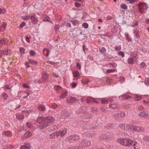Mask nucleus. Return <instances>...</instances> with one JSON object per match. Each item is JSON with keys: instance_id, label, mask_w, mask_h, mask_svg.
I'll use <instances>...</instances> for the list:
<instances>
[{"instance_id": "58", "label": "nucleus", "mask_w": 149, "mask_h": 149, "mask_svg": "<svg viewBox=\"0 0 149 149\" xmlns=\"http://www.w3.org/2000/svg\"><path fill=\"white\" fill-rule=\"evenodd\" d=\"M3 52L4 54L6 55H8V50L6 49H5L3 50Z\"/></svg>"}, {"instance_id": "44", "label": "nucleus", "mask_w": 149, "mask_h": 149, "mask_svg": "<svg viewBox=\"0 0 149 149\" xmlns=\"http://www.w3.org/2000/svg\"><path fill=\"white\" fill-rule=\"evenodd\" d=\"M125 35L127 40V41L129 42L132 41V38L130 37V36H129L128 34H127L126 35Z\"/></svg>"}, {"instance_id": "34", "label": "nucleus", "mask_w": 149, "mask_h": 149, "mask_svg": "<svg viewBox=\"0 0 149 149\" xmlns=\"http://www.w3.org/2000/svg\"><path fill=\"white\" fill-rule=\"evenodd\" d=\"M25 92L26 93L27 95L29 96V97L31 96L33 94L32 93L31 91H26Z\"/></svg>"}, {"instance_id": "59", "label": "nucleus", "mask_w": 149, "mask_h": 149, "mask_svg": "<svg viewBox=\"0 0 149 149\" xmlns=\"http://www.w3.org/2000/svg\"><path fill=\"white\" fill-rule=\"evenodd\" d=\"M11 87H10L8 85H4L3 88L5 89H10Z\"/></svg>"}, {"instance_id": "14", "label": "nucleus", "mask_w": 149, "mask_h": 149, "mask_svg": "<svg viewBox=\"0 0 149 149\" xmlns=\"http://www.w3.org/2000/svg\"><path fill=\"white\" fill-rule=\"evenodd\" d=\"M30 147H31V146L30 144L28 143L21 146L20 148V149H30Z\"/></svg>"}, {"instance_id": "45", "label": "nucleus", "mask_w": 149, "mask_h": 149, "mask_svg": "<svg viewBox=\"0 0 149 149\" xmlns=\"http://www.w3.org/2000/svg\"><path fill=\"white\" fill-rule=\"evenodd\" d=\"M29 54L31 56H34L36 55L35 52L33 50H30Z\"/></svg>"}, {"instance_id": "24", "label": "nucleus", "mask_w": 149, "mask_h": 149, "mask_svg": "<svg viewBox=\"0 0 149 149\" xmlns=\"http://www.w3.org/2000/svg\"><path fill=\"white\" fill-rule=\"evenodd\" d=\"M43 52L44 54L45 52H46V54L45 55L46 57H48L49 54L50 52L49 50L46 48H45L44 49Z\"/></svg>"}, {"instance_id": "29", "label": "nucleus", "mask_w": 149, "mask_h": 149, "mask_svg": "<svg viewBox=\"0 0 149 149\" xmlns=\"http://www.w3.org/2000/svg\"><path fill=\"white\" fill-rule=\"evenodd\" d=\"M54 88L57 91H60L62 89V88L60 86L57 85L54 86Z\"/></svg>"}, {"instance_id": "61", "label": "nucleus", "mask_w": 149, "mask_h": 149, "mask_svg": "<svg viewBox=\"0 0 149 149\" xmlns=\"http://www.w3.org/2000/svg\"><path fill=\"white\" fill-rule=\"evenodd\" d=\"M42 77L45 80H46L47 79V74L45 72L43 76Z\"/></svg>"}, {"instance_id": "20", "label": "nucleus", "mask_w": 149, "mask_h": 149, "mask_svg": "<svg viewBox=\"0 0 149 149\" xmlns=\"http://www.w3.org/2000/svg\"><path fill=\"white\" fill-rule=\"evenodd\" d=\"M136 58L135 57H134L133 58H129L127 60V62L130 64H132L134 62V61Z\"/></svg>"}, {"instance_id": "43", "label": "nucleus", "mask_w": 149, "mask_h": 149, "mask_svg": "<svg viewBox=\"0 0 149 149\" xmlns=\"http://www.w3.org/2000/svg\"><path fill=\"white\" fill-rule=\"evenodd\" d=\"M19 52L20 53H22V54H24L25 53V49L23 47H20L19 48Z\"/></svg>"}, {"instance_id": "12", "label": "nucleus", "mask_w": 149, "mask_h": 149, "mask_svg": "<svg viewBox=\"0 0 149 149\" xmlns=\"http://www.w3.org/2000/svg\"><path fill=\"white\" fill-rule=\"evenodd\" d=\"M68 95V93L66 90H64L60 96L59 97L60 99H63L65 96H66Z\"/></svg>"}, {"instance_id": "42", "label": "nucleus", "mask_w": 149, "mask_h": 149, "mask_svg": "<svg viewBox=\"0 0 149 149\" xmlns=\"http://www.w3.org/2000/svg\"><path fill=\"white\" fill-rule=\"evenodd\" d=\"M7 23H5V22H4L2 24L1 26H2V27L3 28V30L4 31L6 29V26H7Z\"/></svg>"}, {"instance_id": "52", "label": "nucleus", "mask_w": 149, "mask_h": 149, "mask_svg": "<svg viewBox=\"0 0 149 149\" xmlns=\"http://www.w3.org/2000/svg\"><path fill=\"white\" fill-rule=\"evenodd\" d=\"M143 4H145V5H146L147 4L146 3H145L144 2H140L138 4V7H140V6L142 7Z\"/></svg>"}, {"instance_id": "63", "label": "nucleus", "mask_w": 149, "mask_h": 149, "mask_svg": "<svg viewBox=\"0 0 149 149\" xmlns=\"http://www.w3.org/2000/svg\"><path fill=\"white\" fill-rule=\"evenodd\" d=\"M76 66L79 69H81V65L79 63H76Z\"/></svg>"}, {"instance_id": "15", "label": "nucleus", "mask_w": 149, "mask_h": 149, "mask_svg": "<svg viewBox=\"0 0 149 149\" xmlns=\"http://www.w3.org/2000/svg\"><path fill=\"white\" fill-rule=\"evenodd\" d=\"M139 115L141 117H146L149 116V115L145 111H143L140 112L139 114Z\"/></svg>"}, {"instance_id": "47", "label": "nucleus", "mask_w": 149, "mask_h": 149, "mask_svg": "<svg viewBox=\"0 0 149 149\" xmlns=\"http://www.w3.org/2000/svg\"><path fill=\"white\" fill-rule=\"evenodd\" d=\"M115 71V69H108L107 70V73H110L112 72H114Z\"/></svg>"}, {"instance_id": "16", "label": "nucleus", "mask_w": 149, "mask_h": 149, "mask_svg": "<svg viewBox=\"0 0 149 149\" xmlns=\"http://www.w3.org/2000/svg\"><path fill=\"white\" fill-rule=\"evenodd\" d=\"M143 130V128L141 127L134 126L133 131H137L141 132Z\"/></svg>"}, {"instance_id": "33", "label": "nucleus", "mask_w": 149, "mask_h": 149, "mask_svg": "<svg viewBox=\"0 0 149 149\" xmlns=\"http://www.w3.org/2000/svg\"><path fill=\"white\" fill-rule=\"evenodd\" d=\"M120 7L123 9L127 10L128 6H127L125 4L122 3L120 5Z\"/></svg>"}, {"instance_id": "23", "label": "nucleus", "mask_w": 149, "mask_h": 149, "mask_svg": "<svg viewBox=\"0 0 149 149\" xmlns=\"http://www.w3.org/2000/svg\"><path fill=\"white\" fill-rule=\"evenodd\" d=\"M81 81L84 84H87L90 82V81L86 79H84L81 80Z\"/></svg>"}, {"instance_id": "39", "label": "nucleus", "mask_w": 149, "mask_h": 149, "mask_svg": "<svg viewBox=\"0 0 149 149\" xmlns=\"http://www.w3.org/2000/svg\"><path fill=\"white\" fill-rule=\"evenodd\" d=\"M0 43H1V45H2L3 43L6 45L7 44V42L5 39L3 38L2 39L0 40Z\"/></svg>"}, {"instance_id": "56", "label": "nucleus", "mask_w": 149, "mask_h": 149, "mask_svg": "<svg viewBox=\"0 0 149 149\" xmlns=\"http://www.w3.org/2000/svg\"><path fill=\"white\" fill-rule=\"evenodd\" d=\"M142 99L141 97L136 95L135 97V99L136 101L141 100Z\"/></svg>"}, {"instance_id": "37", "label": "nucleus", "mask_w": 149, "mask_h": 149, "mask_svg": "<svg viewBox=\"0 0 149 149\" xmlns=\"http://www.w3.org/2000/svg\"><path fill=\"white\" fill-rule=\"evenodd\" d=\"M131 106V105L130 104H127L124 105L123 106V108L124 109H127L130 108Z\"/></svg>"}, {"instance_id": "17", "label": "nucleus", "mask_w": 149, "mask_h": 149, "mask_svg": "<svg viewBox=\"0 0 149 149\" xmlns=\"http://www.w3.org/2000/svg\"><path fill=\"white\" fill-rule=\"evenodd\" d=\"M32 135V133L30 131H27L23 135V136L24 137H25L26 138H29L30 136H31Z\"/></svg>"}, {"instance_id": "27", "label": "nucleus", "mask_w": 149, "mask_h": 149, "mask_svg": "<svg viewBox=\"0 0 149 149\" xmlns=\"http://www.w3.org/2000/svg\"><path fill=\"white\" fill-rule=\"evenodd\" d=\"M121 96L122 98H123V99H126V100L132 97L131 96L127 95L126 94L123 95H121Z\"/></svg>"}, {"instance_id": "10", "label": "nucleus", "mask_w": 149, "mask_h": 149, "mask_svg": "<svg viewBox=\"0 0 149 149\" xmlns=\"http://www.w3.org/2000/svg\"><path fill=\"white\" fill-rule=\"evenodd\" d=\"M79 139V136L77 134L72 135L68 137V139L73 140H77Z\"/></svg>"}, {"instance_id": "51", "label": "nucleus", "mask_w": 149, "mask_h": 149, "mask_svg": "<svg viewBox=\"0 0 149 149\" xmlns=\"http://www.w3.org/2000/svg\"><path fill=\"white\" fill-rule=\"evenodd\" d=\"M43 19L44 21H48L49 22H50V21L51 20L48 17H44Z\"/></svg>"}, {"instance_id": "5", "label": "nucleus", "mask_w": 149, "mask_h": 149, "mask_svg": "<svg viewBox=\"0 0 149 149\" xmlns=\"http://www.w3.org/2000/svg\"><path fill=\"white\" fill-rule=\"evenodd\" d=\"M38 109L39 111L43 113H45L46 111L45 106L42 104H40L38 105Z\"/></svg>"}, {"instance_id": "54", "label": "nucleus", "mask_w": 149, "mask_h": 149, "mask_svg": "<svg viewBox=\"0 0 149 149\" xmlns=\"http://www.w3.org/2000/svg\"><path fill=\"white\" fill-rule=\"evenodd\" d=\"M102 98H97L96 99H94V101L93 102H95L96 103H98V102L100 101V100H101V99Z\"/></svg>"}, {"instance_id": "40", "label": "nucleus", "mask_w": 149, "mask_h": 149, "mask_svg": "<svg viewBox=\"0 0 149 149\" xmlns=\"http://www.w3.org/2000/svg\"><path fill=\"white\" fill-rule=\"evenodd\" d=\"M135 126L132 125H129V130L131 131H133Z\"/></svg>"}, {"instance_id": "6", "label": "nucleus", "mask_w": 149, "mask_h": 149, "mask_svg": "<svg viewBox=\"0 0 149 149\" xmlns=\"http://www.w3.org/2000/svg\"><path fill=\"white\" fill-rule=\"evenodd\" d=\"M31 22L33 24H35L38 22V19L35 15H31Z\"/></svg>"}, {"instance_id": "8", "label": "nucleus", "mask_w": 149, "mask_h": 149, "mask_svg": "<svg viewBox=\"0 0 149 149\" xmlns=\"http://www.w3.org/2000/svg\"><path fill=\"white\" fill-rule=\"evenodd\" d=\"M81 144L83 146L86 147L90 145L91 142L90 141L84 140L82 141Z\"/></svg>"}, {"instance_id": "18", "label": "nucleus", "mask_w": 149, "mask_h": 149, "mask_svg": "<svg viewBox=\"0 0 149 149\" xmlns=\"http://www.w3.org/2000/svg\"><path fill=\"white\" fill-rule=\"evenodd\" d=\"M107 127L109 129H115L116 127V126L114 124L112 123L107 125Z\"/></svg>"}, {"instance_id": "9", "label": "nucleus", "mask_w": 149, "mask_h": 149, "mask_svg": "<svg viewBox=\"0 0 149 149\" xmlns=\"http://www.w3.org/2000/svg\"><path fill=\"white\" fill-rule=\"evenodd\" d=\"M133 33L134 34V36L136 38H138L140 37L141 34L139 31L137 30H133Z\"/></svg>"}, {"instance_id": "50", "label": "nucleus", "mask_w": 149, "mask_h": 149, "mask_svg": "<svg viewBox=\"0 0 149 149\" xmlns=\"http://www.w3.org/2000/svg\"><path fill=\"white\" fill-rule=\"evenodd\" d=\"M82 26L85 29L88 28V24L86 22H85L83 23Z\"/></svg>"}, {"instance_id": "36", "label": "nucleus", "mask_w": 149, "mask_h": 149, "mask_svg": "<svg viewBox=\"0 0 149 149\" xmlns=\"http://www.w3.org/2000/svg\"><path fill=\"white\" fill-rule=\"evenodd\" d=\"M145 84L147 86L149 85V78H146L144 81Z\"/></svg>"}, {"instance_id": "53", "label": "nucleus", "mask_w": 149, "mask_h": 149, "mask_svg": "<svg viewBox=\"0 0 149 149\" xmlns=\"http://www.w3.org/2000/svg\"><path fill=\"white\" fill-rule=\"evenodd\" d=\"M120 115L121 118H123L125 115V113L121 111L120 114Z\"/></svg>"}, {"instance_id": "64", "label": "nucleus", "mask_w": 149, "mask_h": 149, "mask_svg": "<svg viewBox=\"0 0 149 149\" xmlns=\"http://www.w3.org/2000/svg\"><path fill=\"white\" fill-rule=\"evenodd\" d=\"M87 58L91 61H93V57L91 55H88Z\"/></svg>"}, {"instance_id": "22", "label": "nucleus", "mask_w": 149, "mask_h": 149, "mask_svg": "<svg viewBox=\"0 0 149 149\" xmlns=\"http://www.w3.org/2000/svg\"><path fill=\"white\" fill-rule=\"evenodd\" d=\"M72 72L74 77L77 78L79 77V73L78 71L75 70Z\"/></svg>"}, {"instance_id": "7", "label": "nucleus", "mask_w": 149, "mask_h": 149, "mask_svg": "<svg viewBox=\"0 0 149 149\" xmlns=\"http://www.w3.org/2000/svg\"><path fill=\"white\" fill-rule=\"evenodd\" d=\"M113 101V100L111 98H109V99L104 98L101 99L100 102L102 104H106L108 102H112Z\"/></svg>"}, {"instance_id": "19", "label": "nucleus", "mask_w": 149, "mask_h": 149, "mask_svg": "<svg viewBox=\"0 0 149 149\" xmlns=\"http://www.w3.org/2000/svg\"><path fill=\"white\" fill-rule=\"evenodd\" d=\"M3 134L6 136H11V132L9 131L4 132Z\"/></svg>"}, {"instance_id": "41", "label": "nucleus", "mask_w": 149, "mask_h": 149, "mask_svg": "<svg viewBox=\"0 0 149 149\" xmlns=\"http://www.w3.org/2000/svg\"><path fill=\"white\" fill-rule=\"evenodd\" d=\"M100 50V52L102 54H104L106 52V49L104 47H102Z\"/></svg>"}, {"instance_id": "32", "label": "nucleus", "mask_w": 149, "mask_h": 149, "mask_svg": "<svg viewBox=\"0 0 149 149\" xmlns=\"http://www.w3.org/2000/svg\"><path fill=\"white\" fill-rule=\"evenodd\" d=\"M2 97L3 99L5 100H6L8 97V95L6 93H3L2 94Z\"/></svg>"}, {"instance_id": "28", "label": "nucleus", "mask_w": 149, "mask_h": 149, "mask_svg": "<svg viewBox=\"0 0 149 149\" xmlns=\"http://www.w3.org/2000/svg\"><path fill=\"white\" fill-rule=\"evenodd\" d=\"M68 149H83V148L81 146L74 147H70Z\"/></svg>"}, {"instance_id": "31", "label": "nucleus", "mask_w": 149, "mask_h": 149, "mask_svg": "<svg viewBox=\"0 0 149 149\" xmlns=\"http://www.w3.org/2000/svg\"><path fill=\"white\" fill-rule=\"evenodd\" d=\"M16 103H14L12 104V107L13 109H14L15 110L21 107V105H19L17 107L15 106Z\"/></svg>"}, {"instance_id": "25", "label": "nucleus", "mask_w": 149, "mask_h": 149, "mask_svg": "<svg viewBox=\"0 0 149 149\" xmlns=\"http://www.w3.org/2000/svg\"><path fill=\"white\" fill-rule=\"evenodd\" d=\"M109 107L112 109H117L118 107V105L116 104H109Z\"/></svg>"}, {"instance_id": "62", "label": "nucleus", "mask_w": 149, "mask_h": 149, "mask_svg": "<svg viewBox=\"0 0 149 149\" xmlns=\"http://www.w3.org/2000/svg\"><path fill=\"white\" fill-rule=\"evenodd\" d=\"M71 85L73 88H74L77 86V84L74 82H73L71 84Z\"/></svg>"}, {"instance_id": "21", "label": "nucleus", "mask_w": 149, "mask_h": 149, "mask_svg": "<svg viewBox=\"0 0 149 149\" xmlns=\"http://www.w3.org/2000/svg\"><path fill=\"white\" fill-rule=\"evenodd\" d=\"M30 17L31 15L26 16H23L21 18L22 19L24 20H29L31 18Z\"/></svg>"}, {"instance_id": "60", "label": "nucleus", "mask_w": 149, "mask_h": 149, "mask_svg": "<svg viewBox=\"0 0 149 149\" xmlns=\"http://www.w3.org/2000/svg\"><path fill=\"white\" fill-rule=\"evenodd\" d=\"M59 25L56 24L54 26V29L55 30V31H58L59 29ZM56 32L57 31H56Z\"/></svg>"}, {"instance_id": "26", "label": "nucleus", "mask_w": 149, "mask_h": 149, "mask_svg": "<svg viewBox=\"0 0 149 149\" xmlns=\"http://www.w3.org/2000/svg\"><path fill=\"white\" fill-rule=\"evenodd\" d=\"M28 60L29 63L32 65H37L38 64V62L36 61L29 59H28Z\"/></svg>"}, {"instance_id": "4", "label": "nucleus", "mask_w": 149, "mask_h": 149, "mask_svg": "<svg viewBox=\"0 0 149 149\" xmlns=\"http://www.w3.org/2000/svg\"><path fill=\"white\" fill-rule=\"evenodd\" d=\"M112 134L110 133L107 132L105 134H102L100 136V138L101 139L105 140L107 139H109L111 138L112 136Z\"/></svg>"}, {"instance_id": "35", "label": "nucleus", "mask_w": 149, "mask_h": 149, "mask_svg": "<svg viewBox=\"0 0 149 149\" xmlns=\"http://www.w3.org/2000/svg\"><path fill=\"white\" fill-rule=\"evenodd\" d=\"M118 55L119 56H121L122 58H123L125 56L124 53L123 52L121 51H119L117 53Z\"/></svg>"}, {"instance_id": "13", "label": "nucleus", "mask_w": 149, "mask_h": 149, "mask_svg": "<svg viewBox=\"0 0 149 149\" xmlns=\"http://www.w3.org/2000/svg\"><path fill=\"white\" fill-rule=\"evenodd\" d=\"M16 116L17 119L19 120L23 119L24 117V115L22 113L17 114Z\"/></svg>"}, {"instance_id": "1", "label": "nucleus", "mask_w": 149, "mask_h": 149, "mask_svg": "<svg viewBox=\"0 0 149 149\" xmlns=\"http://www.w3.org/2000/svg\"><path fill=\"white\" fill-rule=\"evenodd\" d=\"M54 120V118L52 116L38 117L36 120V125L38 128L42 129L53 123Z\"/></svg>"}, {"instance_id": "48", "label": "nucleus", "mask_w": 149, "mask_h": 149, "mask_svg": "<svg viewBox=\"0 0 149 149\" xmlns=\"http://www.w3.org/2000/svg\"><path fill=\"white\" fill-rule=\"evenodd\" d=\"M143 139L144 141L149 142V136H145L143 137Z\"/></svg>"}, {"instance_id": "2", "label": "nucleus", "mask_w": 149, "mask_h": 149, "mask_svg": "<svg viewBox=\"0 0 149 149\" xmlns=\"http://www.w3.org/2000/svg\"><path fill=\"white\" fill-rule=\"evenodd\" d=\"M117 141L122 145L128 147L135 146L137 144L136 142L134 141L131 139L127 138L119 139H117Z\"/></svg>"}, {"instance_id": "30", "label": "nucleus", "mask_w": 149, "mask_h": 149, "mask_svg": "<svg viewBox=\"0 0 149 149\" xmlns=\"http://www.w3.org/2000/svg\"><path fill=\"white\" fill-rule=\"evenodd\" d=\"M94 101V98L92 97H90L87 99V102L88 103L93 102Z\"/></svg>"}, {"instance_id": "57", "label": "nucleus", "mask_w": 149, "mask_h": 149, "mask_svg": "<svg viewBox=\"0 0 149 149\" xmlns=\"http://www.w3.org/2000/svg\"><path fill=\"white\" fill-rule=\"evenodd\" d=\"M124 124H120L118 126L121 129H122L124 130Z\"/></svg>"}, {"instance_id": "11", "label": "nucleus", "mask_w": 149, "mask_h": 149, "mask_svg": "<svg viewBox=\"0 0 149 149\" xmlns=\"http://www.w3.org/2000/svg\"><path fill=\"white\" fill-rule=\"evenodd\" d=\"M61 133L60 136L61 137H63L67 132V130L66 129H64L62 130H60Z\"/></svg>"}, {"instance_id": "38", "label": "nucleus", "mask_w": 149, "mask_h": 149, "mask_svg": "<svg viewBox=\"0 0 149 149\" xmlns=\"http://www.w3.org/2000/svg\"><path fill=\"white\" fill-rule=\"evenodd\" d=\"M25 25L26 23L25 22H22L19 26V29H22L24 26Z\"/></svg>"}, {"instance_id": "46", "label": "nucleus", "mask_w": 149, "mask_h": 149, "mask_svg": "<svg viewBox=\"0 0 149 149\" xmlns=\"http://www.w3.org/2000/svg\"><path fill=\"white\" fill-rule=\"evenodd\" d=\"M6 12L5 9L4 8H0V14H4Z\"/></svg>"}, {"instance_id": "49", "label": "nucleus", "mask_w": 149, "mask_h": 149, "mask_svg": "<svg viewBox=\"0 0 149 149\" xmlns=\"http://www.w3.org/2000/svg\"><path fill=\"white\" fill-rule=\"evenodd\" d=\"M116 51H119L121 49V47L120 45L118 46H116L114 47Z\"/></svg>"}, {"instance_id": "3", "label": "nucleus", "mask_w": 149, "mask_h": 149, "mask_svg": "<svg viewBox=\"0 0 149 149\" xmlns=\"http://www.w3.org/2000/svg\"><path fill=\"white\" fill-rule=\"evenodd\" d=\"M78 101L74 97L70 96L68 97L66 99L67 102L68 104H72L73 103L76 102Z\"/></svg>"}, {"instance_id": "55", "label": "nucleus", "mask_w": 149, "mask_h": 149, "mask_svg": "<svg viewBox=\"0 0 149 149\" xmlns=\"http://www.w3.org/2000/svg\"><path fill=\"white\" fill-rule=\"evenodd\" d=\"M124 130H129V125H127L126 124H124Z\"/></svg>"}]
</instances>
